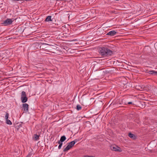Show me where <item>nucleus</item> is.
Segmentation results:
<instances>
[{
    "instance_id": "f257e3e1",
    "label": "nucleus",
    "mask_w": 157,
    "mask_h": 157,
    "mask_svg": "<svg viewBox=\"0 0 157 157\" xmlns=\"http://www.w3.org/2000/svg\"><path fill=\"white\" fill-rule=\"evenodd\" d=\"M99 52L102 56H109L113 54L112 51L104 47H102L100 48Z\"/></svg>"
},
{
    "instance_id": "f03ea898",
    "label": "nucleus",
    "mask_w": 157,
    "mask_h": 157,
    "mask_svg": "<svg viewBox=\"0 0 157 157\" xmlns=\"http://www.w3.org/2000/svg\"><path fill=\"white\" fill-rule=\"evenodd\" d=\"M14 21L13 19L8 18L3 21L2 24L4 26H8L12 24L13 22Z\"/></svg>"
},
{
    "instance_id": "7ed1b4c3",
    "label": "nucleus",
    "mask_w": 157,
    "mask_h": 157,
    "mask_svg": "<svg viewBox=\"0 0 157 157\" xmlns=\"http://www.w3.org/2000/svg\"><path fill=\"white\" fill-rule=\"evenodd\" d=\"M21 99L22 103H25L27 101L28 98L26 97V93L25 91L22 92Z\"/></svg>"
},
{
    "instance_id": "20e7f679",
    "label": "nucleus",
    "mask_w": 157,
    "mask_h": 157,
    "mask_svg": "<svg viewBox=\"0 0 157 157\" xmlns=\"http://www.w3.org/2000/svg\"><path fill=\"white\" fill-rule=\"evenodd\" d=\"M24 111L25 112H27L29 110V105L27 103H24L22 105Z\"/></svg>"
},
{
    "instance_id": "39448f33",
    "label": "nucleus",
    "mask_w": 157,
    "mask_h": 157,
    "mask_svg": "<svg viewBox=\"0 0 157 157\" xmlns=\"http://www.w3.org/2000/svg\"><path fill=\"white\" fill-rule=\"evenodd\" d=\"M110 148L112 150H113V151H119L120 152L121 151L120 150V148L116 146H111L110 147Z\"/></svg>"
},
{
    "instance_id": "423d86ee",
    "label": "nucleus",
    "mask_w": 157,
    "mask_h": 157,
    "mask_svg": "<svg viewBox=\"0 0 157 157\" xmlns=\"http://www.w3.org/2000/svg\"><path fill=\"white\" fill-rule=\"evenodd\" d=\"M149 74L154 75L155 76H157V71L154 70L149 71L147 72Z\"/></svg>"
},
{
    "instance_id": "0eeeda50",
    "label": "nucleus",
    "mask_w": 157,
    "mask_h": 157,
    "mask_svg": "<svg viewBox=\"0 0 157 157\" xmlns=\"http://www.w3.org/2000/svg\"><path fill=\"white\" fill-rule=\"evenodd\" d=\"M117 32L114 30H113L109 32L107 34V35L111 36H113L116 34Z\"/></svg>"
},
{
    "instance_id": "6e6552de",
    "label": "nucleus",
    "mask_w": 157,
    "mask_h": 157,
    "mask_svg": "<svg viewBox=\"0 0 157 157\" xmlns=\"http://www.w3.org/2000/svg\"><path fill=\"white\" fill-rule=\"evenodd\" d=\"M77 140H75L71 142L68 143V144L71 147H72L74 144H75V143L77 142Z\"/></svg>"
},
{
    "instance_id": "1a4fd4ad",
    "label": "nucleus",
    "mask_w": 157,
    "mask_h": 157,
    "mask_svg": "<svg viewBox=\"0 0 157 157\" xmlns=\"http://www.w3.org/2000/svg\"><path fill=\"white\" fill-rule=\"evenodd\" d=\"M52 16H48L45 19V21H52V20L51 19Z\"/></svg>"
},
{
    "instance_id": "9d476101",
    "label": "nucleus",
    "mask_w": 157,
    "mask_h": 157,
    "mask_svg": "<svg viewBox=\"0 0 157 157\" xmlns=\"http://www.w3.org/2000/svg\"><path fill=\"white\" fill-rule=\"evenodd\" d=\"M71 148V147L68 144L66 147L64 149L63 151L64 152L67 151L69 150Z\"/></svg>"
},
{
    "instance_id": "9b49d317",
    "label": "nucleus",
    "mask_w": 157,
    "mask_h": 157,
    "mask_svg": "<svg viewBox=\"0 0 157 157\" xmlns=\"http://www.w3.org/2000/svg\"><path fill=\"white\" fill-rule=\"evenodd\" d=\"M33 139L35 141H37L39 139V136L37 134H35L33 137Z\"/></svg>"
},
{
    "instance_id": "f8f14e48",
    "label": "nucleus",
    "mask_w": 157,
    "mask_h": 157,
    "mask_svg": "<svg viewBox=\"0 0 157 157\" xmlns=\"http://www.w3.org/2000/svg\"><path fill=\"white\" fill-rule=\"evenodd\" d=\"M66 139V137L63 136L61 137L60 140H61V141L63 142Z\"/></svg>"
},
{
    "instance_id": "ddd939ff",
    "label": "nucleus",
    "mask_w": 157,
    "mask_h": 157,
    "mask_svg": "<svg viewBox=\"0 0 157 157\" xmlns=\"http://www.w3.org/2000/svg\"><path fill=\"white\" fill-rule=\"evenodd\" d=\"M6 123L8 124L11 125L12 124V123L11 121L8 119H6Z\"/></svg>"
},
{
    "instance_id": "4468645a",
    "label": "nucleus",
    "mask_w": 157,
    "mask_h": 157,
    "mask_svg": "<svg viewBox=\"0 0 157 157\" xmlns=\"http://www.w3.org/2000/svg\"><path fill=\"white\" fill-rule=\"evenodd\" d=\"M128 136L131 138H133L135 136L133 134L131 133H129Z\"/></svg>"
},
{
    "instance_id": "2eb2a0df",
    "label": "nucleus",
    "mask_w": 157,
    "mask_h": 157,
    "mask_svg": "<svg viewBox=\"0 0 157 157\" xmlns=\"http://www.w3.org/2000/svg\"><path fill=\"white\" fill-rule=\"evenodd\" d=\"M76 107H77L76 109L78 110H80L81 109V108H82L79 105H77V106H76Z\"/></svg>"
},
{
    "instance_id": "dca6fc26",
    "label": "nucleus",
    "mask_w": 157,
    "mask_h": 157,
    "mask_svg": "<svg viewBox=\"0 0 157 157\" xmlns=\"http://www.w3.org/2000/svg\"><path fill=\"white\" fill-rule=\"evenodd\" d=\"M9 114L7 113H6V115L5 117V118L6 119H8L9 117Z\"/></svg>"
},
{
    "instance_id": "f3484780",
    "label": "nucleus",
    "mask_w": 157,
    "mask_h": 157,
    "mask_svg": "<svg viewBox=\"0 0 157 157\" xmlns=\"http://www.w3.org/2000/svg\"><path fill=\"white\" fill-rule=\"evenodd\" d=\"M62 144H63V143H61V144H59V145L58 146V149H61V147L62 145Z\"/></svg>"
},
{
    "instance_id": "a211bd4d",
    "label": "nucleus",
    "mask_w": 157,
    "mask_h": 157,
    "mask_svg": "<svg viewBox=\"0 0 157 157\" xmlns=\"http://www.w3.org/2000/svg\"><path fill=\"white\" fill-rule=\"evenodd\" d=\"M13 2H17V1H23V0H11Z\"/></svg>"
},
{
    "instance_id": "6ab92c4d",
    "label": "nucleus",
    "mask_w": 157,
    "mask_h": 157,
    "mask_svg": "<svg viewBox=\"0 0 157 157\" xmlns=\"http://www.w3.org/2000/svg\"><path fill=\"white\" fill-rule=\"evenodd\" d=\"M84 157H95L93 156H89L88 155H85L84 156Z\"/></svg>"
},
{
    "instance_id": "aec40b11",
    "label": "nucleus",
    "mask_w": 157,
    "mask_h": 157,
    "mask_svg": "<svg viewBox=\"0 0 157 157\" xmlns=\"http://www.w3.org/2000/svg\"><path fill=\"white\" fill-rule=\"evenodd\" d=\"M58 143L60 144H61V143H62V142L61 141V140H60L58 142Z\"/></svg>"
},
{
    "instance_id": "412c9836",
    "label": "nucleus",
    "mask_w": 157,
    "mask_h": 157,
    "mask_svg": "<svg viewBox=\"0 0 157 157\" xmlns=\"http://www.w3.org/2000/svg\"><path fill=\"white\" fill-rule=\"evenodd\" d=\"M128 104H132V103L131 102H128Z\"/></svg>"
},
{
    "instance_id": "4be33fe9",
    "label": "nucleus",
    "mask_w": 157,
    "mask_h": 157,
    "mask_svg": "<svg viewBox=\"0 0 157 157\" xmlns=\"http://www.w3.org/2000/svg\"><path fill=\"white\" fill-rule=\"evenodd\" d=\"M23 1H20V2H19V3H22L23 2Z\"/></svg>"
},
{
    "instance_id": "5701e85b",
    "label": "nucleus",
    "mask_w": 157,
    "mask_h": 157,
    "mask_svg": "<svg viewBox=\"0 0 157 157\" xmlns=\"http://www.w3.org/2000/svg\"><path fill=\"white\" fill-rule=\"evenodd\" d=\"M53 52L54 53H56L55 52Z\"/></svg>"
}]
</instances>
